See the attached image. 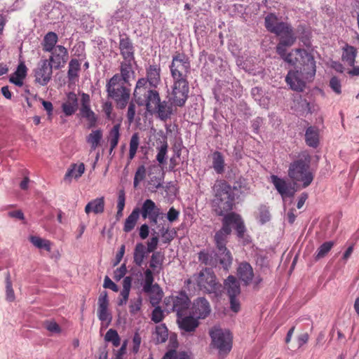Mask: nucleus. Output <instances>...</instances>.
Instances as JSON below:
<instances>
[{"instance_id":"nucleus-1","label":"nucleus","mask_w":359,"mask_h":359,"mask_svg":"<svg viewBox=\"0 0 359 359\" xmlns=\"http://www.w3.org/2000/svg\"><path fill=\"white\" fill-rule=\"evenodd\" d=\"M279 38L276 46V53L290 65L297 62L304 65V71L312 76L316 74V62L313 56L304 49L297 48L290 53H286L287 48L292 46L296 41L297 37L292 25L287 22H281L276 32L273 33Z\"/></svg>"},{"instance_id":"nucleus-2","label":"nucleus","mask_w":359,"mask_h":359,"mask_svg":"<svg viewBox=\"0 0 359 359\" xmlns=\"http://www.w3.org/2000/svg\"><path fill=\"white\" fill-rule=\"evenodd\" d=\"M173 79L172 100L175 105H184L189 91L188 75L191 71L189 58L183 53L175 52L170 65Z\"/></svg>"},{"instance_id":"nucleus-3","label":"nucleus","mask_w":359,"mask_h":359,"mask_svg":"<svg viewBox=\"0 0 359 359\" xmlns=\"http://www.w3.org/2000/svg\"><path fill=\"white\" fill-rule=\"evenodd\" d=\"M311 156L308 151L300 152L289 165L287 175L294 184L308 187L313 181L314 173L311 168Z\"/></svg>"},{"instance_id":"nucleus-4","label":"nucleus","mask_w":359,"mask_h":359,"mask_svg":"<svg viewBox=\"0 0 359 359\" xmlns=\"http://www.w3.org/2000/svg\"><path fill=\"white\" fill-rule=\"evenodd\" d=\"M214 199L212 205L216 213L223 215L232 210L234 193L231 185L225 180H217L212 187Z\"/></svg>"},{"instance_id":"nucleus-5","label":"nucleus","mask_w":359,"mask_h":359,"mask_svg":"<svg viewBox=\"0 0 359 359\" xmlns=\"http://www.w3.org/2000/svg\"><path fill=\"white\" fill-rule=\"evenodd\" d=\"M133 96L136 103L140 106H145L149 112L152 111L160 101L158 92L153 87L146 86L144 79L137 80Z\"/></svg>"},{"instance_id":"nucleus-6","label":"nucleus","mask_w":359,"mask_h":359,"mask_svg":"<svg viewBox=\"0 0 359 359\" xmlns=\"http://www.w3.org/2000/svg\"><path fill=\"white\" fill-rule=\"evenodd\" d=\"M126 83L119 81V77L114 75L107 83L106 90L109 98L113 100L117 108L124 109L130 98V88Z\"/></svg>"},{"instance_id":"nucleus-7","label":"nucleus","mask_w":359,"mask_h":359,"mask_svg":"<svg viewBox=\"0 0 359 359\" xmlns=\"http://www.w3.org/2000/svg\"><path fill=\"white\" fill-rule=\"evenodd\" d=\"M209 334L211 338L210 346L217 349L220 355H226L230 352L232 348L233 337L228 330L214 326L210 330Z\"/></svg>"},{"instance_id":"nucleus-8","label":"nucleus","mask_w":359,"mask_h":359,"mask_svg":"<svg viewBox=\"0 0 359 359\" xmlns=\"http://www.w3.org/2000/svg\"><path fill=\"white\" fill-rule=\"evenodd\" d=\"M191 301L187 294L181 292L177 294L166 297L164 299V304L168 312L175 311L178 318L183 316L187 313L190 306Z\"/></svg>"},{"instance_id":"nucleus-9","label":"nucleus","mask_w":359,"mask_h":359,"mask_svg":"<svg viewBox=\"0 0 359 359\" xmlns=\"http://www.w3.org/2000/svg\"><path fill=\"white\" fill-rule=\"evenodd\" d=\"M190 281L196 282L200 290L205 292H215L217 289L218 284L211 269H205L194 275Z\"/></svg>"},{"instance_id":"nucleus-10","label":"nucleus","mask_w":359,"mask_h":359,"mask_svg":"<svg viewBox=\"0 0 359 359\" xmlns=\"http://www.w3.org/2000/svg\"><path fill=\"white\" fill-rule=\"evenodd\" d=\"M299 65L301 66L300 70L289 71L285 77V81L290 86L292 90L302 92L305 88V82L304 81V79H310L314 76L315 74L311 76L308 74L306 71H304V65L303 64L297 62L294 65Z\"/></svg>"},{"instance_id":"nucleus-11","label":"nucleus","mask_w":359,"mask_h":359,"mask_svg":"<svg viewBox=\"0 0 359 359\" xmlns=\"http://www.w3.org/2000/svg\"><path fill=\"white\" fill-rule=\"evenodd\" d=\"M231 225L234 226L238 237L243 238L245 236V226L241 217L235 212H231L224 216L223 225L219 231L222 232L225 236L230 234Z\"/></svg>"},{"instance_id":"nucleus-12","label":"nucleus","mask_w":359,"mask_h":359,"mask_svg":"<svg viewBox=\"0 0 359 359\" xmlns=\"http://www.w3.org/2000/svg\"><path fill=\"white\" fill-rule=\"evenodd\" d=\"M52 66L48 59L41 60L34 70V81L40 86H46L52 79Z\"/></svg>"},{"instance_id":"nucleus-13","label":"nucleus","mask_w":359,"mask_h":359,"mask_svg":"<svg viewBox=\"0 0 359 359\" xmlns=\"http://www.w3.org/2000/svg\"><path fill=\"white\" fill-rule=\"evenodd\" d=\"M271 182L283 200L286 198L293 197L297 191L290 182L277 175H272L271 176Z\"/></svg>"},{"instance_id":"nucleus-14","label":"nucleus","mask_w":359,"mask_h":359,"mask_svg":"<svg viewBox=\"0 0 359 359\" xmlns=\"http://www.w3.org/2000/svg\"><path fill=\"white\" fill-rule=\"evenodd\" d=\"M48 53H50L51 55L48 60L54 67V69H60L65 66L69 59V54L65 46L57 45L55 49Z\"/></svg>"},{"instance_id":"nucleus-15","label":"nucleus","mask_w":359,"mask_h":359,"mask_svg":"<svg viewBox=\"0 0 359 359\" xmlns=\"http://www.w3.org/2000/svg\"><path fill=\"white\" fill-rule=\"evenodd\" d=\"M211 311L208 301L204 297H198L193 302L191 313L196 319H204Z\"/></svg>"},{"instance_id":"nucleus-16","label":"nucleus","mask_w":359,"mask_h":359,"mask_svg":"<svg viewBox=\"0 0 359 359\" xmlns=\"http://www.w3.org/2000/svg\"><path fill=\"white\" fill-rule=\"evenodd\" d=\"M118 48L123 60H135V48L131 39L126 34L119 36Z\"/></svg>"},{"instance_id":"nucleus-17","label":"nucleus","mask_w":359,"mask_h":359,"mask_svg":"<svg viewBox=\"0 0 359 359\" xmlns=\"http://www.w3.org/2000/svg\"><path fill=\"white\" fill-rule=\"evenodd\" d=\"M161 69L160 65L153 64L150 65L146 69V78H140L146 81V86H150L156 88L161 82Z\"/></svg>"},{"instance_id":"nucleus-18","label":"nucleus","mask_w":359,"mask_h":359,"mask_svg":"<svg viewBox=\"0 0 359 359\" xmlns=\"http://www.w3.org/2000/svg\"><path fill=\"white\" fill-rule=\"evenodd\" d=\"M109 300L107 292L100 294L98 298L97 316L100 320L107 322L108 326L111 321V316L108 311Z\"/></svg>"},{"instance_id":"nucleus-19","label":"nucleus","mask_w":359,"mask_h":359,"mask_svg":"<svg viewBox=\"0 0 359 359\" xmlns=\"http://www.w3.org/2000/svg\"><path fill=\"white\" fill-rule=\"evenodd\" d=\"M134 60H123L120 65V74H115L119 77V81H122L130 86V81L134 79L135 72L132 66Z\"/></svg>"},{"instance_id":"nucleus-20","label":"nucleus","mask_w":359,"mask_h":359,"mask_svg":"<svg viewBox=\"0 0 359 359\" xmlns=\"http://www.w3.org/2000/svg\"><path fill=\"white\" fill-rule=\"evenodd\" d=\"M237 275L245 285H249L254 277L252 267L248 262H241L237 269Z\"/></svg>"},{"instance_id":"nucleus-21","label":"nucleus","mask_w":359,"mask_h":359,"mask_svg":"<svg viewBox=\"0 0 359 359\" xmlns=\"http://www.w3.org/2000/svg\"><path fill=\"white\" fill-rule=\"evenodd\" d=\"M150 113L157 114L158 117L162 121H166L170 118L172 114V106L166 101L161 100L156 104V107L153 108Z\"/></svg>"},{"instance_id":"nucleus-22","label":"nucleus","mask_w":359,"mask_h":359,"mask_svg":"<svg viewBox=\"0 0 359 359\" xmlns=\"http://www.w3.org/2000/svg\"><path fill=\"white\" fill-rule=\"evenodd\" d=\"M161 212V209L151 199L145 200L140 209V214L144 219H148Z\"/></svg>"},{"instance_id":"nucleus-23","label":"nucleus","mask_w":359,"mask_h":359,"mask_svg":"<svg viewBox=\"0 0 359 359\" xmlns=\"http://www.w3.org/2000/svg\"><path fill=\"white\" fill-rule=\"evenodd\" d=\"M84 172L85 165L83 163H80L79 164L72 163L65 173L64 180L68 183H70L73 178L76 180L79 179L80 177H81Z\"/></svg>"},{"instance_id":"nucleus-24","label":"nucleus","mask_w":359,"mask_h":359,"mask_svg":"<svg viewBox=\"0 0 359 359\" xmlns=\"http://www.w3.org/2000/svg\"><path fill=\"white\" fill-rule=\"evenodd\" d=\"M78 108V98L74 93L67 95V100L62 104V111L67 116L73 115Z\"/></svg>"},{"instance_id":"nucleus-25","label":"nucleus","mask_w":359,"mask_h":359,"mask_svg":"<svg viewBox=\"0 0 359 359\" xmlns=\"http://www.w3.org/2000/svg\"><path fill=\"white\" fill-rule=\"evenodd\" d=\"M104 198L103 196L97 198L88 202L85 207V212L88 215L90 212L101 214L104 210Z\"/></svg>"},{"instance_id":"nucleus-26","label":"nucleus","mask_w":359,"mask_h":359,"mask_svg":"<svg viewBox=\"0 0 359 359\" xmlns=\"http://www.w3.org/2000/svg\"><path fill=\"white\" fill-rule=\"evenodd\" d=\"M215 252V257L217 259V264L219 263L224 269H227L232 263V256L227 248H217Z\"/></svg>"},{"instance_id":"nucleus-27","label":"nucleus","mask_w":359,"mask_h":359,"mask_svg":"<svg viewBox=\"0 0 359 359\" xmlns=\"http://www.w3.org/2000/svg\"><path fill=\"white\" fill-rule=\"evenodd\" d=\"M177 322L181 330L186 332H193L198 326V319L191 314L190 316L178 318Z\"/></svg>"},{"instance_id":"nucleus-28","label":"nucleus","mask_w":359,"mask_h":359,"mask_svg":"<svg viewBox=\"0 0 359 359\" xmlns=\"http://www.w3.org/2000/svg\"><path fill=\"white\" fill-rule=\"evenodd\" d=\"M120 129L121 125L119 123L114 125L111 129L109 130L107 140L109 143V154H111L114 149L117 147L119 139H120Z\"/></svg>"},{"instance_id":"nucleus-29","label":"nucleus","mask_w":359,"mask_h":359,"mask_svg":"<svg viewBox=\"0 0 359 359\" xmlns=\"http://www.w3.org/2000/svg\"><path fill=\"white\" fill-rule=\"evenodd\" d=\"M224 287L229 297H237L240 292V284L233 276H229L224 283Z\"/></svg>"},{"instance_id":"nucleus-30","label":"nucleus","mask_w":359,"mask_h":359,"mask_svg":"<svg viewBox=\"0 0 359 359\" xmlns=\"http://www.w3.org/2000/svg\"><path fill=\"white\" fill-rule=\"evenodd\" d=\"M305 141L308 146L316 148L319 143L318 129L313 126L309 127L306 130Z\"/></svg>"},{"instance_id":"nucleus-31","label":"nucleus","mask_w":359,"mask_h":359,"mask_svg":"<svg viewBox=\"0 0 359 359\" xmlns=\"http://www.w3.org/2000/svg\"><path fill=\"white\" fill-rule=\"evenodd\" d=\"M132 278L130 276H126L123 278V289L120 292V298L118 300V306H123L126 304L130 291L131 288Z\"/></svg>"},{"instance_id":"nucleus-32","label":"nucleus","mask_w":359,"mask_h":359,"mask_svg":"<svg viewBox=\"0 0 359 359\" xmlns=\"http://www.w3.org/2000/svg\"><path fill=\"white\" fill-rule=\"evenodd\" d=\"M58 41V36L56 33L53 32H48L43 37L42 42L43 50L45 52H49L55 49L57 42Z\"/></svg>"},{"instance_id":"nucleus-33","label":"nucleus","mask_w":359,"mask_h":359,"mask_svg":"<svg viewBox=\"0 0 359 359\" xmlns=\"http://www.w3.org/2000/svg\"><path fill=\"white\" fill-rule=\"evenodd\" d=\"M80 116L81 118H85L88 122V128H91L97 125V117L95 112L90 109V107H81L80 108Z\"/></svg>"},{"instance_id":"nucleus-34","label":"nucleus","mask_w":359,"mask_h":359,"mask_svg":"<svg viewBox=\"0 0 359 359\" xmlns=\"http://www.w3.org/2000/svg\"><path fill=\"white\" fill-rule=\"evenodd\" d=\"M356 55V48L353 46L346 45V46L343 49L341 59L349 66L353 67L355 62Z\"/></svg>"},{"instance_id":"nucleus-35","label":"nucleus","mask_w":359,"mask_h":359,"mask_svg":"<svg viewBox=\"0 0 359 359\" xmlns=\"http://www.w3.org/2000/svg\"><path fill=\"white\" fill-rule=\"evenodd\" d=\"M154 276L152 271L147 269L144 272V277L141 282L142 290L145 293H151L153 289H154Z\"/></svg>"},{"instance_id":"nucleus-36","label":"nucleus","mask_w":359,"mask_h":359,"mask_svg":"<svg viewBox=\"0 0 359 359\" xmlns=\"http://www.w3.org/2000/svg\"><path fill=\"white\" fill-rule=\"evenodd\" d=\"M139 216L140 209L138 208H135L125 221L123 226V231L125 232H130L134 229Z\"/></svg>"},{"instance_id":"nucleus-37","label":"nucleus","mask_w":359,"mask_h":359,"mask_svg":"<svg viewBox=\"0 0 359 359\" xmlns=\"http://www.w3.org/2000/svg\"><path fill=\"white\" fill-rule=\"evenodd\" d=\"M81 70V63L77 59H72L69 63L67 76L69 81H75L79 77Z\"/></svg>"},{"instance_id":"nucleus-38","label":"nucleus","mask_w":359,"mask_h":359,"mask_svg":"<svg viewBox=\"0 0 359 359\" xmlns=\"http://www.w3.org/2000/svg\"><path fill=\"white\" fill-rule=\"evenodd\" d=\"M102 138V131L100 129L93 130L86 137L92 150H95L100 144Z\"/></svg>"},{"instance_id":"nucleus-39","label":"nucleus","mask_w":359,"mask_h":359,"mask_svg":"<svg viewBox=\"0 0 359 359\" xmlns=\"http://www.w3.org/2000/svg\"><path fill=\"white\" fill-rule=\"evenodd\" d=\"M212 167L218 174H222L224 170V160L219 151H215L212 154Z\"/></svg>"},{"instance_id":"nucleus-40","label":"nucleus","mask_w":359,"mask_h":359,"mask_svg":"<svg viewBox=\"0 0 359 359\" xmlns=\"http://www.w3.org/2000/svg\"><path fill=\"white\" fill-rule=\"evenodd\" d=\"M280 21L277 16L273 13L267 15L265 18V27L266 29L271 33L276 32L277 28L279 26Z\"/></svg>"},{"instance_id":"nucleus-41","label":"nucleus","mask_w":359,"mask_h":359,"mask_svg":"<svg viewBox=\"0 0 359 359\" xmlns=\"http://www.w3.org/2000/svg\"><path fill=\"white\" fill-rule=\"evenodd\" d=\"M155 248H135L134 252V261L138 266H141L144 259L147 257Z\"/></svg>"},{"instance_id":"nucleus-42","label":"nucleus","mask_w":359,"mask_h":359,"mask_svg":"<svg viewBox=\"0 0 359 359\" xmlns=\"http://www.w3.org/2000/svg\"><path fill=\"white\" fill-rule=\"evenodd\" d=\"M140 144V137L138 133H134L130 140L129 160L131 161L135 156Z\"/></svg>"},{"instance_id":"nucleus-43","label":"nucleus","mask_w":359,"mask_h":359,"mask_svg":"<svg viewBox=\"0 0 359 359\" xmlns=\"http://www.w3.org/2000/svg\"><path fill=\"white\" fill-rule=\"evenodd\" d=\"M104 340L107 342H111L113 346L118 347L121 344V339L116 330L109 329L105 336Z\"/></svg>"},{"instance_id":"nucleus-44","label":"nucleus","mask_w":359,"mask_h":359,"mask_svg":"<svg viewBox=\"0 0 359 359\" xmlns=\"http://www.w3.org/2000/svg\"><path fill=\"white\" fill-rule=\"evenodd\" d=\"M149 294L150 303L153 306L158 305L163 297V292L158 284L154 285V289L152 290L151 293Z\"/></svg>"},{"instance_id":"nucleus-45","label":"nucleus","mask_w":359,"mask_h":359,"mask_svg":"<svg viewBox=\"0 0 359 359\" xmlns=\"http://www.w3.org/2000/svg\"><path fill=\"white\" fill-rule=\"evenodd\" d=\"M199 260L203 263L210 266H216L217 264V259L215 257V255H210L205 250H203L199 253Z\"/></svg>"},{"instance_id":"nucleus-46","label":"nucleus","mask_w":359,"mask_h":359,"mask_svg":"<svg viewBox=\"0 0 359 359\" xmlns=\"http://www.w3.org/2000/svg\"><path fill=\"white\" fill-rule=\"evenodd\" d=\"M147 175V170L144 165H140L135 174L133 184L134 187L136 188L139 185L140 182L143 181Z\"/></svg>"},{"instance_id":"nucleus-47","label":"nucleus","mask_w":359,"mask_h":359,"mask_svg":"<svg viewBox=\"0 0 359 359\" xmlns=\"http://www.w3.org/2000/svg\"><path fill=\"white\" fill-rule=\"evenodd\" d=\"M156 341L158 343H163L168 339V330L164 325H160L156 328Z\"/></svg>"},{"instance_id":"nucleus-48","label":"nucleus","mask_w":359,"mask_h":359,"mask_svg":"<svg viewBox=\"0 0 359 359\" xmlns=\"http://www.w3.org/2000/svg\"><path fill=\"white\" fill-rule=\"evenodd\" d=\"M259 211V219L262 224H265L269 222L271 219V215L269 210V207L265 205H261L258 209Z\"/></svg>"},{"instance_id":"nucleus-49","label":"nucleus","mask_w":359,"mask_h":359,"mask_svg":"<svg viewBox=\"0 0 359 359\" xmlns=\"http://www.w3.org/2000/svg\"><path fill=\"white\" fill-rule=\"evenodd\" d=\"M142 298L141 297H137V298L131 299L130 301V313L133 315L136 314L138 311H140L142 306Z\"/></svg>"},{"instance_id":"nucleus-50","label":"nucleus","mask_w":359,"mask_h":359,"mask_svg":"<svg viewBox=\"0 0 359 359\" xmlns=\"http://www.w3.org/2000/svg\"><path fill=\"white\" fill-rule=\"evenodd\" d=\"M29 239L35 247H50L52 245L50 241L42 239L36 236H31Z\"/></svg>"},{"instance_id":"nucleus-51","label":"nucleus","mask_w":359,"mask_h":359,"mask_svg":"<svg viewBox=\"0 0 359 359\" xmlns=\"http://www.w3.org/2000/svg\"><path fill=\"white\" fill-rule=\"evenodd\" d=\"M168 146L167 142L164 141L158 149V152L156 155V160L160 164L165 163V159L168 151Z\"/></svg>"},{"instance_id":"nucleus-52","label":"nucleus","mask_w":359,"mask_h":359,"mask_svg":"<svg viewBox=\"0 0 359 359\" xmlns=\"http://www.w3.org/2000/svg\"><path fill=\"white\" fill-rule=\"evenodd\" d=\"M330 87L337 95L341 93V80L337 76H332L330 80Z\"/></svg>"},{"instance_id":"nucleus-53","label":"nucleus","mask_w":359,"mask_h":359,"mask_svg":"<svg viewBox=\"0 0 359 359\" xmlns=\"http://www.w3.org/2000/svg\"><path fill=\"white\" fill-rule=\"evenodd\" d=\"M157 228H159L158 229V231L156 233L158 234V236H161L163 242L164 243H168L172 239V236L170 235V233L168 231V227H165L163 226L160 228V226H158Z\"/></svg>"},{"instance_id":"nucleus-54","label":"nucleus","mask_w":359,"mask_h":359,"mask_svg":"<svg viewBox=\"0 0 359 359\" xmlns=\"http://www.w3.org/2000/svg\"><path fill=\"white\" fill-rule=\"evenodd\" d=\"M44 327L51 333L57 334L61 332V328L59 325L53 320H46L44 323Z\"/></svg>"},{"instance_id":"nucleus-55","label":"nucleus","mask_w":359,"mask_h":359,"mask_svg":"<svg viewBox=\"0 0 359 359\" xmlns=\"http://www.w3.org/2000/svg\"><path fill=\"white\" fill-rule=\"evenodd\" d=\"M164 318L163 311L160 306H156L151 313V320L158 323H160Z\"/></svg>"},{"instance_id":"nucleus-56","label":"nucleus","mask_w":359,"mask_h":359,"mask_svg":"<svg viewBox=\"0 0 359 359\" xmlns=\"http://www.w3.org/2000/svg\"><path fill=\"white\" fill-rule=\"evenodd\" d=\"M126 272H127L126 266V264L123 263L119 268L116 269L114 271V278L116 280L118 281L122 278L124 277V276L126 275Z\"/></svg>"},{"instance_id":"nucleus-57","label":"nucleus","mask_w":359,"mask_h":359,"mask_svg":"<svg viewBox=\"0 0 359 359\" xmlns=\"http://www.w3.org/2000/svg\"><path fill=\"white\" fill-rule=\"evenodd\" d=\"M227 236H225L219 231L215 233V241L217 244V247H225L226 238Z\"/></svg>"},{"instance_id":"nucleus-58","label":"nucleus","mask_w":359,"mask_h":359,"mask_svg":"<svg viewBox=\"0 0 359 359\" xmlns=\"http://www.w3.org/2000/svg\"><path fill=\"white\" fill-rule=\"evenodd\" d=\"M6 299L9 302H12L15 299L14 292L12 288V285L9 280V276L6 278Z\"/></svg>"},{"instance_id":"nucleus-59","label":"nucleus","mask_w":359,"mask_h":359,"mask_svg":"<svg viewBox=\"0 0 359 359\" xmlns=\"http://www.w3.org/2000/svg\"><path fill=\"white\" fill-rule=\"evenodd\" d=\"M113 110L112 104L110 102H105L102 105V111L106 115V118L109 120L112 119L111 113Z\"/></svg>"},{"instance_id":"nucleus-60","label":"nucleus","mask_w":359,"mask_h":359,"mask_svg":"<svg viewBox=\"0 0 359 359\" xmlns=\"http://www.w3.org/2000/svg\"><path fill=\"white\" fill-rule=\"evenodd\" d=\"M180 212L173 207L170 208L167 214V218L169 222H173L178 219Z\"/></svg>"},{"instance_id":"nucleus-61","label":"nucleus","mask_w":359,"mask_h":359,"mask_svg":"<svg viewBox=\"0 0 359 359\" xmlns=\"http://www.w3.org/2000/svg\"><path fill=\"white\" fill-rule=\"evenodd\" d=\"M135 115V105L134 103L130 102L129 104L128 111H127V118L129 123H131L134 121Z\"/></svg>"},{"instance_id":"nucleus-62","label":"nucleus","mask_w":359,"mask_h":359,"mask_svg":"<svg viewBox=\"0 0 359 359\" xmlns=\"http://www.w3.org/2000/svg\"><path fill=\"white\" fill-rule=\"evenodd\" d=\"M103 286L104 288L111 289L114 292L118 291V287L108 276H105Z\"/></svg>"},{"instance_id":"nucleus-63","label":"nucleus","mask_w":359,"mask_h":359,"mask_svg":"<svg viewBox=\"0 0 359 359\" xmlns=\"http://www.w3.org/2000/svg\"><path fill=\"white\" fill-rule=\"evenodd\" d=\"M126 196L123 190H121L118 193V201H117V210H123L125 207Z\"/></svg>"},{"instance_id":"nucleus-64","label":"nucleus","mask_w":359,"mask_h":359,"mask_svg":"<svg viewBox=\"0 0 359 359\" xmlns=\"http://www.w3.org/2000/svg\"><path fill=\"white\" fill-rule=\"evenodd\" d=\"M229 299L231 309L235 313L238 312L240 310V302L237 299L236 297H229Z\"/></svg>"}]
</instances>
